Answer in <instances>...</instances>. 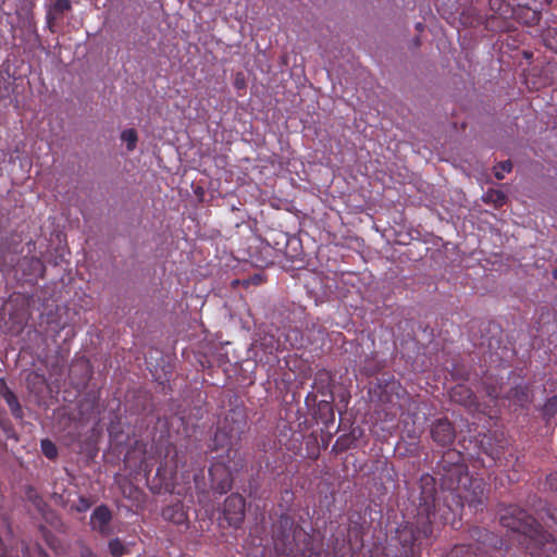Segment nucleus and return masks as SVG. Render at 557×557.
<instances>
[{"instance_id":"f257e3e1","label":"nucleus","mask_w":557,"mask_h":557,"mask_svg":"<svg viewBox=\"0 0 557 557\" xmlns=\"http://www.w3.org/2000/svg\"><path fill=\"white\" fill-rule=\"evenodd\" d=\"M438 475L442 493L448 495L443 500L436 496L440 506L448 505L456 511L467 504L474 511H483L486 500V484L482 479L472 478L460 451L448 449L438 461Z\"/></svg>"},{"instance_id":"20e7f679","label":"nucleus","mask_w":557,"mask_h":557,"mask_svg":"<svg viewBox=\"0 0 557 557\" xmlns=\"http://www.w3.org/2000/svg\"><path fill=\"white\" fill-rule=\"evenodd\" d=\"M309 544L308 533L287 513L280 516L274 525V550L282 557H299Z\"/></svg>"},{"instance_id":"5701e85b","label":"nucleus","mask_w":557,"mask_h":557,"mask_svg":"<svg viewBox=\"0 0 557 557\" xmlns=\"http://www.w3.org/2000/svg\"><path fill=\"white\" fill-rule=\"evenodd\" d=\"M332 377L327 371H321L315 376V384H321V386H318V393L324 394V388L330 385Z\"/></svg>"},{"instance_id":"4468645a","label":"nucleus","mask_w":557,"mask_h":557,"mask_svg":"<svg viewBox=\"0 0 557 557\" xmlns=\"http://www.w3.org/2000/svg\"><path fill=\"white\" fill-rule=\"evenodd\" d=\"M72 10V3L70 0H55L47 11V22L52 24L63 16L64 13Z\"/></svg>"},{"instance_id":"7ed1b4c3","label":"nucleus","mask_w":557,"mask_h":557,"mask_svg":"<svg viewBox=\"0 0 557 557\" xmlns=\"http://www.w3.org/2000/svg\"><path fill=\"white\" fill-rule=\"evenodd\" d=\"M500 524L521 536L520 543L531 557H557V543L553 535L518 505H498Z\"/></svg>"},{"instance_id":"b1692460","label":"nucleus","mask_w":557,"mask_h":557,"mask_svg":"<svg viewBox=\"0 0 557 557\" xmlns=\"http://www.w3.org/2000/svg\"><path fill=\"white\" fill-rule=\"evenodd\" d=\"M109 550L113 557H121L125 554V546L119 539L109 542Z\"/></svg>"},{"instance_id":"0eeeda50","label":"nucleus","mask_w":557,"mask_h":557,"mask_svg":"<svg viewBox=\"0 0 557 557\" xmlns=\"http://www.w3.org/2000/svg\"><path fill=\"white\" fill-rule=\"evenodd\" d=\"M222 513L230 527L239 528L246 516L245 498L238 493L231 494L224 500Z\"/></svg>"},{"instance_id":"f704fd0d","label":"nucleus","mask_w":557,"mask_h":557,"mask_svg":"<svg viewBox=\"0 0 557 557\" xmlns=\"http://www.w3.org/2000/svg\"><path fill=\"white\" fill-rule=\"evenodd\" d=\"M554 277L557 278V270L554 271Z\"/></svg>"},{"instance_id":"f03ea898","label":"nucleus","mask_w":557,"mask_h":557,"mask_svg":"<svg viewBox=\"0 0 557 557\" xmlns=\"http://www.w3.org/2000/svg\"><path fill=\"white\" fill-rule=\"evenodd\" d=\"M414 506L412 521H406L396 530L401 547L411 552L421 546L423 541H429L436 529L453 518V508L448 505L440 506L436 502V480L428 473L420 478V494Z\"/></svg>"},{"instance_id":"c85d7f7f","label":"nucleus","mask_w":557,"mask_h":557,"mask_svg":"<svg viewBox=\"0 0 557 557\" xmlns=\"http://www.w3.org/2000/svg\"><path fill=\"white\" fill-rule=\"evenodd\" d=\"M83 557H96L91 550L89 549H86L85 552H83Z\"/></svg>"},{"instance_id":"473e14b6","label":"nucleus","mask_w":557,"mask_h":557,"mask_svg":"<svg viewBox=\"0 0 557 557\" xmlns=\"http://www.w3.org/2000/svg\"><path fill=\"white\" fill-rule=\"evenodd\" d=\"M180 468L178 462L175 461L174 470L176 471Z\"/></svg>"},{"instance_id":"a878e982","label":"nucleus","mask_w":557,"mask_h":557,"mask_svg":"<svg viewBox=\"0 0 557 557\" xmlns=\"http://www.w3.org/2000/svg\"><path fill=\"white\" fill-rule=\"evenodd\" d=\"M546 484L550 491L557 493V471H554L546 476Z\"/></svg>"},{"instance_id":"c756f323","label":"nucleus","mask_w":557,"mask_h":557,"mask_svg":"<svg viewBox=\"0 0 557 557\" xmlns=\"http://www.w3.org/2000/svg\"><path fill=\"white\" fill-rule=\"evenodd\" d=\"M547 515H548V517H549V518H550V519H552V520L557 524V515H554V513H553V512H550L549 510H548Z\"/></svg>"},{"instance_id":"9b49d317","label":"nucleus","mask_w":557,"mask_h":557,"mask_svg":"<svg viewBox=\"0 0 557 557\" xmlns=\"http://www.w3.org/2000/svg\"><path fill=\"white\" fill-rule=\"evenodd\" d=\"M508 400L520 408L528 407L532 401L530 388L527 385H516L507 394Z\"/></svg>"},{"instance_id":"dca6fc26","label":"nucleus","mask_w":557,"mask_h":557,"mask_svg":"<svg viewBox=\"0 0 557 557\" xmlns=\"http://www.w3.org/2000/svg\"><path fill=\"white\" fill-rule=\"evenodd\" d=\"M518 18L522 20L527 25H536L540 23L542 18L541 11L531 10L528 7L520 8L518 12H516Z\"/></svg>"},{"instance_id":"4be33fe9","label":"nucleus","mask_w":557,"mask_h":557,"mask_svg":"<svg viewBox=\"0 0 557 557\" xmlns=\"http://www.w3.org/2000/svg\"><path fill=\"white\" fill-rule=\"evenodd\" d=\"M512 163L510 160L502 161L494 166V175L497 180H503L506 173L511 172Z\"/></svg>"},{"instance_id":"423d86ee","label":"nucleus","mask_w":557,"mask_h":557,"mask_svg":"<svg viewBox=\"0 0 557 557\" xmlns=\"http://www.w3.org/2000/svg\"><path fill=\"white\" fill-rule=\"evenodd\" d=\"M247 430V418L243 410H231L224 419L223 425L213 436L212 449L236 445Z\"/></svg>"},{"instance_id":"f8f14e48","label":"nucleus","mask_w":557,"mask_h":557,"mask_svg":"<svg viewBox=\"0 0 557 557\" xmlns=\"http://www.w3.org/2000/svg\"><path fill=\"white\" fill-rule=\"evenodd\" d=\"M450 399L462 406L470 407L475 403L474 393L465 384H458L450 389Z\"/></svg>"},{"instance_id":"7c9ffc66","label":"nucleus","mask_w":557,"mask_h":557,"mask_svg":"<svg viewBox=\"0 0 557 557\" xmlns=\"http://www.w3.org/2000/svg\"><path fill=\"white\" fill-rule=\"evenodd\" d=\"M416 28H417V30L422 32L424 29V25L421 22H418L416 24Z\"/></svg>"},{"instance_id":"6e6552de","label":"nucleus","mask_w":557,"mask_h":557,"mask_svg":"<svg viewBox=\"0 0 557 557\" xmlns=\"http://www.w3.org/2000/svg\"><path fill=\"white\" fill-rule=\"evenodd\" d=\"M211 488L222 495L226 494L233 485L232 471L223 461H215L209 469Z\"/></svg>"},{"instance_id":"72a5a7b5","label":"nucleus","mask_w":557,"mask_h":557,"mask_svg":"<svg viewBox=\"0 0 557 557\" xmlns=\"http://www.w3.org/2000/svg\"><path fill=\"white\" fill-rule=\"evenodd\" d=\"M35 261H36L37 264L41 265V262H40L39 259H36Z\"/></svg>"},{"instance_id":"bb28decb","label":"nucleus","mask_w":557,"mask_h":557,"mask_svg":"<svg viewBox=\"0 0 557 557\" xmlns=\"http://www.w3.org/2000/svg\"><path fill=\"white\" fill-rule=\"evenodd\" d=\"M13 391L7 385L5 380L3 377L0 379V396L2 398H5L9 396Z\"/></svg>"},{"instance_id":"39448f33","label":"nucleus","mask_w":557,"mask_h":557,"mask_svg":"<svg viewBox=\"0 0 557 557\" xmlns=\"http://www.w3.org/2000/svg\"><path fill=\"white\" fill-rule=\"evenodd\" d=\"M469 535L475 542L474 544L455 545L446 557H487L491 550L498 547V537L485 528L472 527Z\"/></svg>"},{"instance_id":"aec40b11","label":"nucleus","mask_w":557,"mask_h":557,"mask_svg":"<svg viewBox=\"0 0 557 557\" xmlns=\"http://www.w3.org/2000/svg\"><path fill=\"white\" fill-rule=\"evenodd\" d=\"M121 139L126 144L127 150L133 151L138 141V134L135 128H127L122 132Z\"/></svg>"},{"instance_id":"6ab92c4d","label":"nucleus","mask_w":557,"mask_h":557,"mask_svg":"<svg viewBox=\"0 0 557 557\" xmlns=\"http://www.w3.org/2000/svg\"><path fill=\"white\" fill-rule=\"evenodd\" d=\"M557 413V395L549 397L542 407V416L549 422L550 419Z\"/></svg>"},{"instance_id":"2eb2a0df","label":"nucleus","mask_w":557,"mask_h":557,"mask_svg":"<svg viewBox=\"0 0 557 557\" xmlns=\"http://www.w3.org/2000/svg\"><path fill=\"white\" fill-rule=\"evenodd\" d=\"M163 517L166 520H170L175 524H183L187 520V516H186L185 511L183 510V507L181 504H175V505L166 507L163 510Z\"/></svg>"},{"instance_id":"cd10ccee","label":"nucleus","mask_w":557,"mask_h":557,"mask_svg":"<svg viewBox=\"0 0 557 557\" xmlns=\"http://www.w3.org/2000/svg\"><path fill=\"white\" fill-rule=\"evenodd\" d=\"M13 391L7 385L5 380L3 377L0 379V396L2 398H5L9 396Z\"/></svg>"},{"instance_id":"2f4dec72","label":"nucleus","mask_w":557,"mask_h":557,"mask_svg":"<svg viewBox=\"0 0 557 557\" xmlns=\"http://www.w3.org/2000/svg\"><path fill=\"white\" fill-rule=\"evenodd\" d=\"M547 5H550L553 3V0H544Z\"/></svg>"},{"instance_id":"9d476101","label":"nucleus","mask_w":557,"mask_h":557,"mask_svg":"<svg viewBox=\"0 0 557 557\" xmlns=\"http://www.w3.org/2000/svg\"><path fill=\"white\" fill-rule=\"evenodd\" d=\"M112 512L107 505L98 506L90 516V525L101 534H107Z\"/></svg>"},{"instance_id":"412c9836","label":"nucleus","mask_w":557,"mask_h":557,"mask_svg":"<svg viewBox=\"0 0 557 557\" xmlns=\"http://www.w3.org/2000/svg\"><path fill=\"white\" fill-rule=\"evenodd\" d=\"M40 448L44 456L47 457L48 459L53 460L57 458L58 448L55 444L49 438L41 440Z\"/></svg>"},{"instance_id":"393cba45","label":"nucleus","mask_w":557,"mask_h":557,"mask_svg":"<svg viewBox=\"0 0 557 557\" xmlns=\"http://www.w3.org/2000/svg\"><path fill=\"white\" fill-rule=\"evenodd\" d=\"M91 505L92 503L88 497L79 496L77 502L72 504V509L77 512H86Z\"/></svg>"},{"instance_id":"f3484780","label":"nucleus","mask_w":557,"mask_h":557,"mask_svg":"<svg viewBox=\"0 0 557 557\" xmlns=\"http://www.w3.org/2000/svg\"><path fill=\"white\" fill-rule=\"evenodd\" d=\"M3 399L7 403L9 409L11 411V414L15 419H20V420L23 419L24 412H23L22 406H21L16 395L14 394V392L11 393L9 396H7Z\"/></svg>"},{"instance_id":"1a4fd4ad","label":"nucleus","mask_w":557,"mask_h":557,"mask_svg":"<svg viewBox=\"0 0 557 557\" xmlns=\"http://www.w3.org/2000/svg\"><path fill=\"white\" fill-rule=\"evenodd\" d=\"M431 437L440 446H450L456 438V431L447 418H441L433 422Z\"/></svg>"},{"instance_id":"ddd939ff","label":"nucleus","mask_w":557,"mask_h":557,"mask_svg":"<svg viewBox=\"0 0 557 557\" xmlns=\"http://www.w3.org/2000/svg\"><path fill=\"white\" fill-rule=\"evenodd\" d=\"M257 346L267 355H275L282 349V344L274 334L264 332L259 335Z\"/></svg>"},{"instance_id":"a211bd4d","label":"nucleus","mask_w":557,"mask_h":557,"mask_svg":"<svg viewBox=\"0 0 557 557\" xmlns=\"http://www.w3.org/2000/svg\"><path fill=\"white\" fill-rule=\"evenodd\" d=\"M506 199L505 193L496 189H490L484 196L485 202H492L497 208L503 207L506 203Z\"/></svg>"}]
</instances>
